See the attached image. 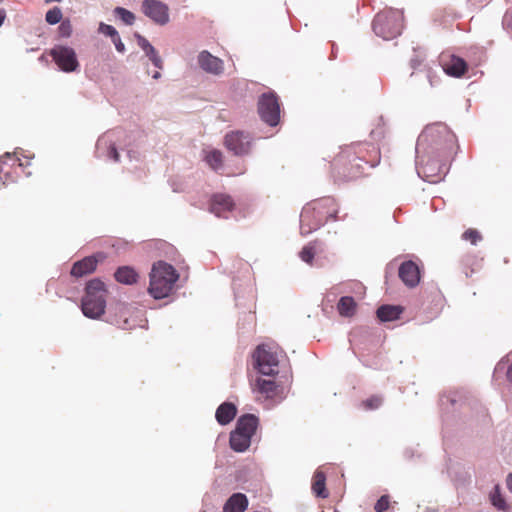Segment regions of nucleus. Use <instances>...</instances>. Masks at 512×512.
I'll return each instance as SVG.
<instances>
[{
	"instance_id": "obj_1",
	"label": "nucleus",
	"mask_w": 512,
	"mask_h": 512,
	"mask_svg": "<svg viewBox=\"0 0 512 512\" xmlns=\"http://www.w3.org/2000/svg\"><path fill=\"white\" fill-rule=\"evenodd\" d=\"M456 142L453 132L442 123H435L425 127L416 143V154L420 159L430 154L447 156Z\"/></svg>"
},
{
	"instance_id": "obj_12",
	"label": "nucleus",
	"mask_w": 512,
	"mask_h": 512,
	"mask_svg": "<svg viewBox=\"0 0 512 512\" xmlns=\"http://www.w3.org/2000/svg\"><path fill=\"white\" fill-rule=\"evenodd\" d=\"M143 13L159 25L169 22V8L159 0H144L141 5Z\"/></svg>"
},
{
	"instance_id": "obj_16",
	"label": "nucleus",
	"mask_w": 512,
	"mask_h": 512,
	"mask_svg": "<svg viewBox=\"0 0 512 512\" xmlns=\"http://www.w3.org/2000/svg\"><path fill=\"white\" fill-rule=\"evenodd\" d=\"M235 206L231 196L223 193H218L212 196L210 202V212L217 217L227 218Z\"/></svg>"
},
{
	"instance_id": "obj_40",
	"label": "nucleus",
	"mask_w": 512,
	"mask_h": 512,
	"mask_svg": "<svg viewBox=\"0 0 512 512\" xmlns=\"http://www.w3.org/2000/svg\"><path fill=\"white\" fill-rule=\"evenodd\" d=\"M137 44L139 47L144 51H148L150 47L152 46L150 42L143 36L136 34Z\"/></svg>"
},
{
	"instance_id": "obj_19",
	"label": "nucleus",
	"mask_w": 512,
	"mask_h": 512,
	"mask_svg": "<svg viewBox=\"0 0 512 512\" xmlns=\"http://www.w3.org/2000/svg\"><path fill=\"white\" fill-rule=\"evenodd\" d=\"M259 424V419L253 414H245L238 418L234 430L241 434L249 435L250 439L255 434Z\"/></svg>"
},
{
	"instance_id": "obj_11",
	"label": "nucleus",
	"mask_w": 512,
	"mask_h": 512,
	"mask_svg": "<svg viewBox=\"0 0 512 512\" xmlns=\"http://www.w3.org/2000/svg\"><path fill=\"white\" fill-rule=\"evenodd\" d=\"M254 391L258 392L267 400L274 403H280L287 396L288 389L286 386L277 383L273 379L257 378L254 384Z\"/></svg>"
},
{
	"instance_id": "obj_9",
	"label": "nucleus",
	"mask_w": 512,
	"mask_h": 512,
	"mask_svg": "<svg viewBox=\"0 0 512 512\" xmlns=\"http://www.w3.org/2000/svg\"><path fill=\"white\" fill-rule=\"evenodd\" d=\"M258 113L262 121L276 126L280 120V105L274 92L263 93L258 100Z\"/></svg>"
},
{
	"instance_id": "obj_6",
	"label": "nucleus",
	"mask_w": 512,
	"mask_h": 512,
	"mask_svg": "<svg viewBox=\"0 0 512 512\" xmlns=\"http://www.w3.org/2000/svg\"><path fill=\"white\" fill-rule=\"evenodd\" d=\"M402 12L394 9H387L379 12L372 24L374 33L384 40H391L401 34Z\"/></svg>"
},
{
	"instance_id": "obj_13",
	"label": "nucleus",
	"mask_w": 512,
	"mask_h": 512,
	"mask_svg": "<svg viewBox=\"0 0 512 512\" xmlns=\"http://www.w3.org/2000/svg\"><path fill=\"white\" fill-rule=\"evenodd\" d=\"M225 146L237 156L249 153L250 137L241 131H234L226 134Z\"/></svg>"
},
{
	"instance_id": "obj_2",
	"label": "nucleus",
	"mask_w": 512,
	"mask_h": 512,
	"mask_svg": "<svg viewBox=\"0 0 512 512\" xmlns=\"http://www.w3.org/2000/svg\"><path fill=\"white\" fill-rule=\"evenodd\" d=\"M338 208L333 198H323L307 204L300 214L301 234L320 228L328 219H336Z\"/></svg>"
},
{
	"instance_id": "obj_38",
	"label": "nucleus",
	"mask_w": 512,
	"mask_h": 512,
	"mask_svg": "<svg viewBox=\"0 0 512 512\" xmlns=\"http://www.w3.org/2000/svg\"><path fill=\"white\" fill-rule=\"evenodd\" d=\"M389 507V498L388 496L384 495L381 496L378 501L375 504V511L376 512H385Z\"/></svg>"
},
{
	"instance_id": "obj_28",
	"label": "nucleus",
	"mask_w": 512,
	"mask_h": 512,
	"mask_svg": "<svg viewBox=\"0 0 512 512\" xmlns=\"http://www.w3.org/2000/svg\"><path fill=\"white\" fill-rule=\"evenodd\" d=\"M491 504L498 510L507 512L510 509L509 504L502 496L499 485H495L493 490L490 492Z\"/></svg>"
},
{
	"instance_id": "obj_36",
	"label": "nucleus",
	"mask_w": 512,
	"mask_h": 512,
	"mask_svg": "<svg viewBox=\"0 0 512 512\" xmlns=\"http://www.w3.org/2000/svg\"><path fill=\"white\" fill-rule=\"evenodd\" d=\"M382 404V398L379 396H372L363 402V405L366 409H377Z\"/></svg>"
},
{
	"instance_id": "obj_26",
	"label": "nucleus",
	"mask_w": 512,
	"mask_h": 512,
	"mask_svg": "<svg viewBox=\"0 0 512 512\" xmlns=\"http://www.w3.org/2000/svg\"><path fill=\"white\" fill-rule=\"evenodd\" d=\"M325 481H326L325 474L322 471L317 470L314 473L313 483H312V491L317 497H320V498L328 497V492L326 490Z\"/></svg>"
},
{
	"instance_id": "obj_30",
	"label": "nucleus",
	"mask_w": 512,
	"mask_h": 512,
	"mask_svg": "<svg viewBox=\"0 0 512 512\" xmlns=\"http://www.w3.org/2000/svg\"><path fill=\"white\" fill-rule=\"evenodd\" d=\"M317 252V243H309L308 245L302 248V250L299 253V256L303 262L312 265L313 258Z\"/></svg>"
},
{
	"instance_id": "obj_46",
	"label": "nucleus",
	"mask_w": 512,
	"mask_h": 512,
	"mask_svg": "<svg viewBox=\"0 0 512 512\" xmlns=\"http://www.w3.org/2000/svg\"><path fill=\"white\" fill-rule=\"evenodd\" d=\"M507 489L512 493V473L507 476L506 479Z\"/></svg>"
},
{
	"instance_id": "obj_35",
	"label": "nucleus",
	"mask_w": 512,
	"mask_h": 512,
	"mask_svg": "<svg viewBox=\"0 0 512 512\" xmlns=\"http://www.w3.org/2000/svg\"><path fill=\"white\" fill-rule=\"evenodd\" d=\"M98 32L110 37L111 39L115 38V36H117L118 34V31L113 26L105 24L103 22L99 24Z\"/></svg>"
},
{
	"instance_id": "obj_22",
	"label": "nucleus",
	"mask_w": 512,
	"mask_h": 512,
	"mask_svg": "<svg viewBox=\"0 0 512 512\" xmlns=\"http://www.w3.org/2000/svg\"><path fill=\"white\" fill-rule=\"evenodd\" d=\"M237 408L230 402L222 403L216 410L215 417L219 424L226 425L236 416Z\"/></svg>"
},
{
	"instance_id": "obj_52",
	"label": "nucleus",
	"mask_w": 512,
	"mask_h": 512,
	"mask_svg": "<svg viewBox=\"0 0 512 512\" xmlns=\"http://www.w3.org/2000/svg\"><path fill=\"white\" fill-rule=\"evenodd\" d=\"M61 0H47L46 2L47 3H50V2H60Z\"/></svg>"
},
{
	"instance_id": "obj_37",
	"label": "nucleus",
	"mask_w": 512,
	"mask_h": 512,
	"mask_svg": "<svg viewBox=\"0 0 512 512\" xmlns=\"http://www.w3.org/2000/svg\"><path fill=\"white\" fill-rule=\"evenodd\" d=\"M463 238L470 241L472 244H476L481 239L479 232L475 229H468L464 232Z\"/></svg>"
},
{
	"instance_id": "obj_53",
	"label": "nucleus",
	"mask_w": 512,
	"mask_h": 512,
	"mask_svg": "<svg viewBox=\"0 0 512 512\" xmlns=\"http://www.w3.org/2000/svg\"><path fill=\"white\" fill-rule=\"evenodd\" d=\"M3 0H0V3L2 2Z\"/></svg>"
},
{
	"instance_id": "obj_27",
	"label": "nucleus",
	"mask_w": 512,
	"mask_h": 512,
	"mask_svg": "<svg viewBox=\"0 0 512 512\" xmlns=\"http://www.w3.org/2000/svg\"><path fill=\"white\" fill-rule=\"evenodd\" d=\"M337 308L341 316L351 317L355 313L356 302L353 297L343 296L340 298Z\"/></svg>"
},
{
	"instance_id": "obj_18",
	"label": "nucleus",
	"mask_w": 512,
	"mask_h": 512,
	"mask_svg": "<svg viewBox=\"0 0 512 512\" xmlns=\"http://www.w3.org/2000/svg\"><path fill=\"white\" fill-rule=\"evenodd\" d=\"M98 258H104L102 254L85 257L73 264L71 275L74 277H82L86 274L92 273L97 266Z\"/></svg>"
},
{
	"instance_id": "obj_7",
	"label": "nucleus",
	"mask_w": 512,
	"mask_h": 512,
	"mask_svg": "<svg viewBox=\"0 0 512 512\" xmlns=\"http://www.w3.org/2000/svg\"><path fill=\"white\" fill-rule=\"evenodd\" d=\"M354 154L350 160V169L346 178L348 180L357 178L365 173L366 168H373L380 162L379 149L367 144H358L355 146Z\"/></svg>"
},
{
	"instance_id": "obj_4",
	"label": "nucleus",
	"mask_w": 512,
	"mask_h": 512,
	"mask_svg": "<svg viewBox=\"0 0 512 512\" xmlns=\"http://www.w3.org/2000/svg\"><path fill=\"white\" fill-rule=\"evenodd\" d=\"M105 285L99 279H93L86 285V293L82 299L81 310L83 314L91 319L99 318L106 307Z\"/></svg>"
},
{
	"instance_id": "obj_48",
	"label": "nucleus",
	"mask_w": 512,
	"mask_h": 512,
	"mask_svg": "<svg viewBox=\"0 0 512 512\" xmlns=\"http://www.w3.org/2000/svg\"><path fill=\"white\" fill-rule=\"evenodd\" d=\"M5 18H6V11L4 9H0V27L2 26Z\"/></svg>"
},
{
	"instance_id": "obj_25",
	"label": "nucleus",
	"mask_w": 512,
	"mask_h": 512,
	"mask_svg": "<svg viewBox=\"0 0 512 512\" xmlns=\"http://www.w3.org/2000/svg\"><path fill=\"white\" fill-rule=\"evenodd\" d=\"M115 279L122 284L131 285L137 281L138 274L130 266L119 267L115 272Z\"/></svg>"
},
{
	"instance_id": "obj_42",
	"label": "nucleus",
	"mask_w": 512,
	"mask_h": 512,
	"mask_svg": "<svg viewBox=\"0 0 512 512\" xmlns=\"http://www.w3.org/2000/svg\"><path fill=\"white\" fill-rule=\"evenodd\" d=\"M117 309L120 313V318H123V321H124V324H127V314H128V310H129V307L128 305H126L125 303H119L117 305Z\"/></svg>"
},
{
	"instance_id": "obj_29",
	"label": "nucleus",
	"mask_w": 512,
	"mask_h": 512,
	"mask_svg": "<svg viewBox=\"0 0 512 512\" xmlns=\"http://www.w3.org/2000/svg\"><path fill=\"white\" fill-rule=\"evenodd\" d=\"M206 163L215 171H219L223 166V155L219 150H210L205 155Z\"/></svg>"
},
{
	"instance_id": "obj_31",
	"label": "nucleus",
	"mask_w": 512,
	"mask_h": 512,
	"mask_svg": "<svg viewBox=\"0 0 512 512\" xmlns=\"http://www.w3.org/2000/svg\"><path fill=\"white\" fill-rule=\"evenodd\" d=\"M113 12L126 25H132L135 21V15L123 7H116Z\"/></svg>"
},
{
	"instance_id": "obj_33",
	"label": "nucleus",
	"mask_w": 512,
	"mask_h": 512,
	"mask_svg": "<svg viewBox=\"0 0 512 512\" xmlns=\"http://www.w3.org/2000/svg\"><path fill=\"white\" fill-rule=\"evenodd\" d=\"M62 19V11L59 7H54L47 11L45 20L50 25L59 23Z\"/></svg>"
},
{
	"instance_id": "obj_23",
	"label": "nucleus",
	"mask_w": 512,
	"mask_h": 512,
	"mask_svg": "<svg viewBox=\"0 0 512 512\" xmlns=\"http://www.w3.org/2000/svg\"><path fill=\"white\" fill-rule=\"evenodd\" d=\"M230 447L235 452H244L246 451L251 444V439L249 435H244L239 433L236 430H233L230 433Z\"/></svg>"
},
{
	"instance_id": "obj_50",
	"label": "nucleus",
	"mask_w": 512,
	"mask_h": 512,
	"mask_svg": "<svg viewBox=\"0 0 512 512\" xmlns=\"http://www.w3.org/2000/svg\"><path fill=\"white\" fill-rule=\"evenodd\" d=\"M161 77V74L160 72L156 71L153 75H152V78L153 79H159Z\"/></svg>"
},
{
	"instance_id": "obj_44",
	"label": "nucleus",
	"mask_w": 512,
	"mask_h": 512,
	"mask_svg": "<svg viewBox=\"0 0 512 512\" xmlns=\"http://www.w3.org/2000/svg\"><path fill=\"white\" fill-rule=\"evenodd\" d=\"M371 136L374 139H380L384 136V130L382 128H376L371 131Z\"/></svg>"
},
{
	"instance_id": "obj_45",
	"label": "nucleus",
	"mask_w": 512,
	"mask_h": 512,
	"mask_svg": "<svg viewBox=\"0 0 512 512\" xmlns=\"http://www.w3.org/2000/svg\"><path fill=\"white\" fill-rule=\"evenodd\" d=\"M440 401H441V405H444L445 402H450L451 404L455 403V399L450 396H447V395H443L441 397Z\"/></svg>"
},
{
	"instance_id": "obj_34",
	"label": "nucleus",
	"mask_w": 512,
	"mask_h": 512,
	"mask_svg": "<svg viewBox=\"0 0 512 512\" xmlns=\"http://www.w3.org/2000/svg\"><path fill=\"white\" fill-rule=\"evenodd\" d=\"M145 55L149 58V60L156 68H163V61L153 46H151L150 49L145 52Z\"/></svg>"
},
{
	"instance_id": "obj_32",
	"label": "nucleus",
	"mask_w": 512,
	"mask_h": 512,
	"mask_svg": "<svg viewBox=\"0 0 512 512\" xmlns=\"http://www.w3.org/2000/svg\"><path fill=\"white\" fill-rule=\"evenodd\" d=\"M506 369V377L509 383L512 384V353L507 356V359H502L496 366L495 372L503 371Z\"/></svg>"
},
{
	"instance_id": "obj_49",
	"label": "nucleus",
	"mask_w": 512,
	"mask_h": 512,
	"mask_svg": "<svg viewBox=\"0 0 512 512\" xmlns=\"http://www.w3.org/2000/svg\"><path fill=\"white\" fill-rule=\"evenodd\" d=\"M511 21H512V17H511V16H509L508 14H506V15L504 16V19H503V23H504V25L509 26V25H510V23H511Z\"/></svg>"
},
{
	"instance_id": "obj_39",
	"label": "nucleus",
	"mask_w": 512,
	"mask_h": 512,
	"mask_svg": "<svg viewBox=\"0 0 512 512\" xmlns=\"http://www.w3.org/2000/svg\"><path fill=\"white\" fill-rule=\"evenodd\" d=\"M426 77L431 87L436 86L439 82V77L436 71H434L431 67L426 68Z\"/></svg>"
},
{
	"instance_id": "obj_20",
	"label": "nucleus",
	"mask_w": 512,
	"mask_h": 512,
	"mask_svg": "<svg viewBox=\"0 0 512 512\" xmlns=\"http://www.w3.org/2000/svg\"><path fill=\"white\" fill-rule=\"evenodd\" d=\"M248 507V499L243 493L231 495L223 507V512H244Z\"/></svg>"
},
{
	"instance_id": "obj_10",
	"label": "nucleus",
	"mask_w": 512,
	"mask_h": 512,
	"mask_svg": "<svg viewBox=\"0 0 512 512\" xmlns=\"http://www.w3.org/2000/svg\"><path fill=\"white\" fill-rule=\"evenodd\" d=\"M50 56L63 72H74L79 68L76 52L73 48L56 45L50 50Z\"/></svg>"
},
{
	"instance_id": "obj_8",
	"label": "nucleus",
	"mask_w": 512,
	"mask_h": 512,
	"mask_svg": "<svg viewBox=\"0 0 512 512\" xmlns=\"http://www.w3.org/2000/svg\"><path fill=\"white\" fill-rule=\"evenodd\" d=\"M444 157L429 153L423 160L416 154V171L418 176L430 183H438L443 180L448 172L447 165L441 162Z\"/></svg>"
},
{
	"instance_id": "obj_15",
	"label": "nucleus",
	"mask_w": 512,
	"mask_h": 512,
	"mask_svg": "<svg viewBox=\"0 0 512 512\" xmlns=\"http://www.w3.org/2000/svg\"><path fill=\"white\" fill-rule=\"evenodd\" d=\"M197 62L199 67L206 73L221 75L224 71L223 61L206 50L199 53Z\"/></svg>"
},
{
	"instance_id": "obj_43",
	"label": "nucleus",
	"mask_w": 512,
	"mask_h": 512,
	"mask_svg": "<svg viewBox=\"0 0 512 512\" xmlns=\"http://www.w3.org/2000/svg\"><path fill=\"white\" fill-rule=\"evenodd\" d=\"M59 30L62 36L69 37L71 35V25L69 22H62L59 26Z\"/></svg>"
},
{
	"instance_id": "obj_47",
	"label": "nucleus",
	"mask_w": 512,
	"mask_h": 512,
	"mask_svg": "<svg viewBox=\"0 0 512 512\" xmlns=\"http://www.w3.org/2000/svg\"><path fill=\"white\" fill-rule=\"evenodd\" d=\"M411 67L416 70L417 67L420 65V60L418 58L411 59Z\"/></svg>"
},
{
	"instance_id": "obj_51",
	"label": "nucleus",
	"mask_w": 512,
	"mask_h": 512,
	"mask_svg": "<svg viewBox=\"0 0 512 512\" xmlns=\"http://www.w3.org/2000/svg\"><path fill=\"white\" fill-rule=\"evenodd\" d=\"M11 156H12V154L9 152L5 153V155H4L5 158H11Z\"/></svg>"
},
{
	"instance_id": "obj_3",
	"label": "nucleus",
	"mask_w": 512,
	"mask_h": 512,
	"mask_svg": "<svg viewBox=\"0 0 512 512\" xmlns=\"http://www.w3.org/2000/svg\"><path fill=\"white\" fill-rule=\"evenodd\" d=\"M178 279L179 274L172 265L158 261L150 273L149 293L155 299L165 298L171 293Z\"/></svg>"
},
{
	"instance_id": "obj_41",
	"label": "nucleus",
	"mask_w": 512,
	"mask_h": 512,
	"mask_svg": "<svg viewBox=\"0 0 512 512\" xmlns=\"http://www.w3.org/2000/svg\"><path fill=\"white\" fill-rule=\"evenodd\" d=\"M114 46H115V49L119 52V53H124L125 52V45L124 43L122 42L120 36H119V33L117 34V36H115V38H112L111 39Z\"/></svg>"
},
{
	"instance_id": "obj_21",
	"label": "nucleus",
	"mask_w": 512,
	"mask_h": 512,
	"mask_svg": "<svg viewBox=\"0 0 512 512\" xmlns=\"http://www.w3.org/2000/svg\"><path fill=\"white\" fill-rule=\"evenodd\" d=\"M466 62L459 57L451 56L449 62L444 63L441 70L450 76L460 77L466 71Z\"/></svg>"
},
{
	"instance_id": "obj_14",
	"label": "nucleus",
	"mask_w": 512,
	"mask_h": 512,
	"mask_svg": "<svg viewBox=\"0 0 512 512\" xmlns=\"http://www.w3.org/2000/svg\"><path fill=\"white\" fill-rule=\"evenodd\" d=\"M114 132H108L98 138L96 153L98 157H106L114 162L119 161V153L115 146Z\"/></svg>"
},
{
	"instance_id": "obj_24",
	"label": "nucleus",
	"mask_w": 512,
	"mask_h": 512,
	"mask_svg": "<svg viewBox=\"0 0 512 512\" xmlns=\"http://www.w3.org/2000/svg\"><path fill=\"white\" fill-rule=\"evenodd\" d=\"M402 308L395 305H382L377 309V317L382 322L393 321L399 318Z\"/></svg>"
},
{
	"instance_id": "obj_17",
	"label": "nucleus",
	"mask_w": 512,
	"mask_h": 512,
	"mask_svg": "<svg viewBox=\"0 0 512 512\" xmlns=\"http://www.w3.org/2000/svg\"><path fill=\"white\" fill-rule=\"evenodd\" d=\"M399 277L408 287H415L420 281L418 266L412 261H406L399 267Z\"/></svg>"
},
{
	"instance_id": "obj_5",
	"label": "nucleus",
	"mask_w": 512,
	"mask_h": 512,
	"mask_svg": "<svg viewBox=\"0 0 512 512\" xmlns=\"http://www.w3.org/2000/svg\"><path fill=\"white\" fill-rule=\"evenodd\" d=\"M282 354L283 351L276 345L261 344L252 355L253 367L262 376H275L279 372Z\"/></svg>"
}]
</instances>
